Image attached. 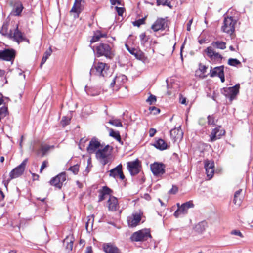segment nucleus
<instances>
[{
	"label": "nucleus",
	"instance_id": "1",
	"mask_svg": "<svg viewBox=\"0 0 253 253\" xmlns=\"http://www.w3.org/2000/svg\"><path fill=\"white\" fill-rule=\"evenodd\" d=\"M112 147L107 145L98 150L95 153V157L103 165H105L111 161Z\"/></svg>",
	"mask_w": 253,
	"mask_h": 253
},
{
	"label": "nucleus",
	"instance_id": "2",
	"mask_svg": "<svg viewBox=\"0 0 253 253\" xmlns=\"http://www.w3.org/2000/svg\"><path fill=\"white\" fill-rule=\"evenodd\" d=\"M109 68L110 66L107 64L99 62L92 66L90 74L100 77H106L109 75Z\"/></svg>",
	"mask_w": 253,
	"mask_h": 253
},
{
	"label": "nucleus",
	"instance_id": "3",
	"mask_svg": "<svg viewBox=\"0 0 253 253\" xmlns=\"http://www.w3.org/2000/svg\"><path fill=\"white\" fill-rule=\"evenodd\" d=\"M96 53L97 57L104 56L109 59H112L114 56L113 51L111 46L105 43H100L96 46Z\"/></svg>",
	"mask_w": 253,
	"mask_h": 253
},
{
	"label": "nucleus",
	"instance_id": "4",
	"mask_svg": "<svg viewBox=\"0 0 253 253\" xmlns=\"http://www.w3.org/2000/svg\"><path fill=\"white\" fill-rule=\"evenodd\" d=\"M27 162L28 159H25L19 165L13 169L9 173V178L7 180L6 182H5L4 185L5 186H6V185L8 184L11 180L18 178L23 174L25 170Z\"/></svg>",
	"mask_w": 253,
	"mask_h": 253
},
{
	"label": "nucleus",
	"instance_id": "5",
	"mask_svg": "<svg viewBox=\"0 0 253 253\" xmlns=\"http://www.w3.org/2000/svg\"><path fill=\"white\" fill-rule=\"evenodd\" d=\"M149 238H151L150 230L144 229L133 233L130 239L133 242H141L146 241Z\"/></svg>",
	"mask_w": 253,
	"mask_h": 253
},
{
	"label": "nucleus",
	"instance_id": "6",
	"mask_svg": "<svg viewBox=\"0 0 253 253\" xmlns=\"http://www.w3.org/2000/svg\"><path fill=\"white\" fill-rule=\"evenodd\" d=\"M236 20L232 17H225L223 21V24L221 27L223 32L232 35L235 31V25Z\"/></svg>",
	"mask_w": 253,
	"mask_h": 253
},
{
	"label": "nucleus",
	"instance_id": "7",
	"mask_svg": "<svg viewBox=\"0 0 253 253\" xmlns=\"http://www.w3.org/2000/svg\"><path fill=\"white\" fill-rule=\"evenodd\" d=\"M240 84H237L233 87H224L222 90V93L228 98L230 101L235 99L239 93Z\"/></svg>",
	"mask_w": 253,
	"mask_h": 253
},
{
	"label": "nucleus",
	"instance_id": "8",
	"mask_svg": "<svg viewBox=\"0 0 253 253\" xmlns=\"http://www.w3.org/2000/svg\"><path fill=\"white\" fill-rule=\"evenodd\" d=\"M127 80V77L125 75L118 74L110 83V87L113 90L117 91L126 82Z\"/></svg>",
	"mask_w": 253,
	"mask_h": 253
},
{
	"label": "nucleus",
	"instance_id": "9",
	"mask_svg": "<svg viewBox=\"0 0 253 253\" xmlns=\"http://www.w3.org/2000/svg\"><path fill=\"white\" fill-rule=\"evenodd\" d=\"M165 165L162 163L155 162L150 165L152 173L157 177L161 176L165 173Z\"/></svg>",
	"mask_w": 253,
	"mask_h": 253
},
{
	"label": "nucleus",
	"instance_id": "10",
	"mask_svg": "<svg viewBox=\"0 0 253 253\" xmlns=\"http://www.w3.org/2000/svg\"><path fill=\"white\" fill-rule=\"evenodd\" d=\"M16 56V51L13 49H5L0 50V59L10 61L12 63Z\"/></svg>",
	"mask_w": 253,
	"mask_h": 253
},
{
	"label": "nucleus",
	"instance_id": "11",
	"mask_svg": "<svg viewBox=\"0 0 253 253\" xmlns=\"http://www.w3.org/2000/svg\"><path fill=\"white\" fill-rule=\"evenodd\" d=\"M194 206L192 201H189L186 202L181 205L180 207L177 209L174 212L173 215L176 218H178L181 216L184 215L187 213L188 210L189 208H193Z\"/></svg>",
	"mask_w": 253,
	"mask_h": 253
},
{
	"label": "nucleus",
	"instance_id": "12",
	"mask_svg": "<svg viewBox=\"0 0 253 253\" xmlns=\"http://www.w3.org/2000/svg\"><path fill=\"white\" fill-rule=\"evenodd\" d=\"M84 0H75L74 5L70 11V13L73 15L74 18H78L80 14L84 9Z\"/></svg>",
	"mask_w": 253,
	"mask_h": 253
},
{
	"label": "nucleus",
	"instance_id": "13",
	"mask_svg": "<svg viewBox=\"0 0 253 253\" xmlns=\"http://www.w3.org/2000/svg\"><path fill=\"white\" fill-rule=\"evenodd\" d=\"M102 147L100 141L96 137H93L90 140L89 145L86 148V150L89 154L95 153Z\"/></svg>",
	"mask_w": 253,
	"mask_h": 253
},
{
	"label": "nucleus",
	"instance_id": "14",
	"mask_svg": "<svg viewBox=\"0 0 253 253\" xmlns=\"http://www.w3.org/2000/svg\"><path fill=\"white\" fill-rule=\"evenodd\" d=\"M8 37L13 39L14 41L18 43H20L25 40V38L23 36V33L18 29V25L17 24L13 32L10 30L8 34Z\"/></svg>",
	"mask_w": 253,
	"mask_h": 253
},
{
	"label": "nucleus",
	"instance_id": "15",
	"mask_svg": "<svg viewBox=\"0 0 253 253\" xmlns=\"http://www.w3.org/2000/svg\"><path fill=\"white\" fill-rule=\"evenodd\" d=\"M168 27V20L166 18H159L152 25L151 29L154 32L164 30Z\"/></svg>",
	"mask_w": 253,
	"mask_h": 253
},
{
	"label": "nucleus",
	"instance_id": "16",
	"mask_svg": "<svg viewBox=\"0 0 253 253\" xmlns=\"http://www.w3.org/2000/svg\"><path fill=\"white\" fill-rule=\"evenodd\" d=\"M225 133V131L221 126L212 129L210 135V141L214 142L220 139Z\"/></svg>",
	"mask_w": 253,
	"mask_h": 253
},
{
	"label": "nucleus",
	"instance_id": "17",
	"mask_svg": "<svg viewBox=\"0 0 253 253\" xmlns=\"http://www.w3.org/2000/svg\"><path fill=\"white\" fill-rule=\"evenodd\" d=\"M140 162L138 160L128 162L127 163V168L131 175H135L140 171Z\"/></svg>",
	"mask_w": 253,
	"mask_h": 253
},
{
	"label": "nucleus",
	"instance_id": "18",
	"mask_svg": "<svg viewBox=\"0 0 253 253\" xmlns=\"http://www.w3.org/2000/svg\"><path fill=\"white\" fill-rule=\"evenodd\" d=\"M66 180V175L65 172H62L56 176L52 178L50 181L51 185L60 189L63 183Z\"/></svg>",
	"mask_w": 253,
	"mask_h": 253
},
{
	"label": "nucleus",
	"instance_id": "19",
	"mask_svg": "<svg viewBox=\"0 0 253 253\" xmlns=\"http://www.w3.org/2000/svg\"><path fill=\"white\" fill-rule=\"evenodd\" d=\"M210 76L211 77H214L217 76L220 78L222 83L224 82V66H220L216 67L213 69H211Z\"/></svg>",
	"mask_w": 253,
	"mask_h": 253
},
{
	"label": "nucleus",
	"instance_id": "20",
	"mask_svg": "<svg viewBox=\"0 0 253 253\" xmlns=\"http://www.w3.org/2000/svg\"><path fill=\"white\" fill-rule=\"evenodd\" d=\"M204 167L207 176L209 179H211L214 173V163L213 161L206 160L205 161Z\"/></svg>",
	"mask_w": 253,
	"mask_h": 253
},
{
	"label": "nucleus",
	"instance_id": "21",
	"mask_svg": "<svg viewBox=\"0 0 253 253\" xmlns=\"http://www.w3.org/2000/svg\"><path fill=\"white\" fill-rule=\"evenodd\" d=\"M204 52L211 60L218 61L222 59V56L218 53L216 52L211 45L205 49Z\"/></svg>",
	"mask_w": 253,
	"mask_h": 253
},
{
	"label": "nucleus",
	"instance_id": "22",
	"mask_svg": "<svg viewBox=\"0 0 253 253\" xmlns=\"http://www.w3.org/2000/svg\"><path fill=\"white\" fill-rule=\"evenodd\" d=\"M141 219V215L139 213H133L127 217L128 226L134 227L138 225Z\"/></svg>",
	"mask_w": 253,
	"mask_h": 253
},
{
	"label": "nucleus",
	"instance_id": "23",
	"mask_svg": "<svg viewBox=\"0 0 253 253\" xmlns=\"http://www.w3.org/2000/svg\"><path fill=\"white\" fill-rule=\"evenodd\" d=\"M108 208L109 211H115L119 208L118 201L117 198L110 196L107 201Z\"/></svg>",
	"mask_w": 253,
	"mask_h": 253
},
{
	"label": "nucleus",
	"instance_id": "24",
	"mask_svg": "<svg viewBox=\"0 0 253 253\" xmlns=\"http://www.w3.org/2000/svg\"><path fill=\"white\" fill-rule=\"evenodd\" d=\"M170 135L171 137L174 139V141L182 139L183 133L181 129V126H179L177 128L171 129L170 131Z\"/></svg>",
	"mask_w": 253,
	"mask_h": 253
},
{
	"label": "nucleus",
	"instance_id": "25",
	"mask_svg": "<svg viewBox=\"0 0 253 253\" xmlns=\"http://www.w3.org/2000/svg\"><path fill=\"white\" fill-rule=\"evenodd\" d=\"M103 248L106 253H120L119 249L111 243L104 244Z\"/></svg>",
	"mask_w": 253,
	"mask_h": 253
},
{
	"label": "nucleus",
	"instance_id": "26",
	"mask_svg": "<svg viewBox=\"0 0 253 253\" xmlns=\"http://www.w3.org/2000/svg\"><path fill=\"white\" fill-rule=\"evenodd\" d=\"M112 192V190L107 186H103L102 189L99 190V195L98 201L101 202L106 198V196L110 195Z\"/></svg>",
	"mask_w": 253,
	"mask_h": 253
},
{
	"label": "nucleus",
	"instance_id": "27",
	"mask_svg": "<svg viewBox=\"0 0 253 253\" xmlns=\"http://www.w3.org/2000/svg\"><path fill=\"white\" fill-rule=\"evenodd\" d=\"M155 148L160 150L163 151L168 148L167 143L162 139L159 138L156 140L153 144Z\"/></svg>",
	"mask_w": 253,
	"mask_h": 253
},
{
	"label": "nucleus",
	"instance_id": "28",
	"mask_svg": "<svg viewBox=\"0 0 253 253\" xmlns=\"http://www.w3.org/2000/svg\"><path fill=\"white\" fill-rule=\"evenodd\" d=\"M207 227V222L205 221H202L195 225L194 230L197 233L201 234L205 231Z\"/></svg>",
	"mask_w": 253,
	"mask_h": 253
},
{
	"label": "nucleus",
	"instance_id": "29",
	"mask_svg": "<svg viewBox=\"0 0 253 253\" xmlns=\"http://www.w3.org/2000/svg\"><path fill=\"white\" fill-rule=\"evenodd\" d=\"M23 9V6L21 2H16L12 13L14 16H20Z\"/></svg>",
	"mask_w": 253,
	"mask_h": 253
},
{
	"label": "nucleus",
	"instance_id": "30",
	"mask_svg": "<svg viewBox=\"0 0 253 253\" xmlns=\"http://www.w3.org/2000/svg\"><path fill=\"white\" fill-rule=\"evenodd\" d=\"M242 189H239L236 191L234 194L233 202L236 205L240 206L243 199V196L241 195Z\"/></svg>",
	"mask_w": 253,
	"mask_h": 253
},
{
	"label": "nucleus",
	"instance_id": "31",
	"mask_svg": "<svg viewBox=\"0 0 253 253\" xmlns=\"http://www.w3.org/2000/svg\"><path fill=\"white\" fill-rule=\"evenodd\" d=\"M106 37H107V34L106 33H102L100 31H97L94 33L93 36L90 40V42L93 43L98 41L101 38Z\"/></svg>",
	"mask_w": 253,
	"mask_h": 253
},
{
	"label": "nucleus",
	"instance_id": "32",
	"mask_svg": "<svg viewBox=\"0 0 253 253\" xmlns=\"http://www.w3.org/2000/svg\"><path fill=\"white\" fill-rule=\"evenodd\" d=\"M122 169V166L120 164L118 165L116 167L112 169L109 171V175L111 177L116 178L118 176V174Z\"/></svg>",
	"mask_w": 253,
	"mask_h": 253
},
{
	"label": "nucleus",
	"instance_id": "33",
	"mask_svg": "<svg viewBox=\"0 0 253 253\" xmlns=\"http://www.w3.org/2000/svg\"><path fill=\"white\" fill-rule=\"evenodd\" d=\"M72 239V236H68L64 240V244H66V249L68 252L72 251L73 249V240Z\"/></svg>",
	"mask_w": 253,
	"mask_h": 253
},
{
	"label": "nucleus",
	"instance_id": "34",
	"mask_svg": "<svg viewBox=\"0 0 253 253\" xmlns=\"http://www.w3.org/2000/svg\"><path fill=\"white\" fill-rule=\"evenodd\" d=\"M106 128L109 131V135L117 140L119 143L123 144V141L121 140L119 132L118 131H115L113 129L109 128L107 126H106Z\"/></svg>",
	"mask_w": 253,
	"mask_h": 253
},
{
	"label": "nucleus",
	"instance_id": "35",
	"mask_svg": "<svg viewBox=\"0 0 253 253\" xmlns=\"http://www.w3.org/2000/svg\"><path fill=\"white\" fill-rule=\"evenodd\" d=\"M211 45L214 48H217L220 49H225L226 47V43L223 41H217L216 42H213L211 43Z\"/></svg>",
	"mask_w": 253,
	"mask_h": 253
},
{
	"label": "nucleus",
	"instance_id": "36",
	"mask_svg": "<svg viewBox=\"0 0 253 253\" xmlns=\"http://www.w3.org/2000/svg\"><path fill=\"white\" fill-rule=\"evenodd\" d=\"M52 52V50L51 47H50L48 50H47L45 52L44 55L43 56L42 58V61H41V65H40L41 67H42V65L45 63L47 59L51 55Z\"/></svg>",
	"mask_w": 253,
	"mask_h": 253
},
{
	"label": "nucleus",
	"instance_id": "37",
	"mask_svg": "<svg viewBox=\"0 0 253 253\" xmlns=\"http://www.w3.org/2000/svg\"><path fill=\"white\" fill-rule=\"evenodd\" d=\"M51 148H54V146H49L48 145H41L38 153H39L40 151L42 152V156H44L46 153L50 150Z\"/></svg>",
	"mask_w": 253,
	"mask_h": 253
},
{
	"label": "nucleus",
	"instance_id": "38",
	"mask_svg": "<svg viewBox=\"0 0 253 253\" xmlns=\"http://www.w3.org/2000/svg\"><path fill=\"white\" fill-rule=\"evenodd\" d=\"M110 124L115 126H122V124L120 120L117 119H112L109 120L108 122Z\"/></svg>",
	"mask_w": 253,
	"mask_h": 253
},
{
	"label": "nucleus",
	"instance_id": "39",
	"mask_svg": "<svg viewBox=\"0 0 253 253\" xmlns=\"http://www.w3.org/2000/svg\"><path fill=\"white\" fill-rule=\"evenodd\" d=\"M8 24L7 22H4L3 24L2 28L0 30V33H1L3 35H7L8 36Z\"/></svg>",
	"mask_w": 253,
	"mask_h": 253
},
{
	"label": "nucleus",
	"instance_id": "40",
	"mask_svg": "<svg viewBox=\"0 0 253 253\" xmlns=\"http://www.w3.org/2000/svg\"><path fill=\"white\" fill-rule=\"evenodd\" d=\"M228 64L230 66H237L241 64V62L237 59L230 58L228 59Z\"/></svg>",
	"mask_w": 253,
	"mask_h": 253
},
{
	"label": "nucleus",
	"instance_id": "41",
	"mask_svg": "<svg viewBox=\"0 0 253 253\" xmlns=\"http://www.w3.org/2000/svg\"><path fill=\"white\" fill-rule=\"evenodd\" d=\"M134 56L139 60H143L145 58L144 53L140 50H137Z\"/></svg>",
	"mask_w": 253,
	"mask_h": 253
},
{
	"label": "nucleus",
	"instance_id": "42",
	"mask_svg": "<svg viewBox=\"0 0 253 253\" xmlns=\"http://www.w3.org/2000/svg\"><path fill=\"white\" fill-rule=\"evenodd\" d=\"M157 101L156 96L151 94L146 100V102L150 105L154 104Z\"/></svg>",
	"mask_w": 253,
	"mask_h": 253
},
{
	"label": "nucleus",
	"instance_id": "43",
	"mask_svg": "<svg viewBox=\"0 0 253 253\" xmlns=\"http://www.w3.org/2000/svg\"><path fill=\"white\" fill-rule=\"evenodd\" d=\"M68 170L72 171L74 174H77L79 170V165L78 164H76L71 166L69 168Z\"/></svg>",
	"mask_w": 253,
	"mask_h": 253
},
{
	"label": "nucleus",
	"instance_id": "44",
	"mask_svg": "<svg viewBox=\"0 0 253 253\" xmlns=\"http://www.w3.org/2000/svg\"><path fill=\"white\" fill-rule=\"evenodd\" d=\"M8 114V110L7 107H2L0 108V116L1 117H5Z\"/></svg>",
	"mask_w": 253,
	"mask_h": 253
},
{
	"label": "nucleus",
	"instance_id": "45",
	"mask_svg": "<svg viewBox=\"0 0 253 253\" xmlns=\"http://www.w3.org/2000/svg\"><path fill=\"white\" fill-rule=\"evenodd\" d=\"M145 19L146 17L136 20L135 21L133 22V25L134 26L139 27L140 25L144 24Z\"/></svg>",
	"mask_w": 253,
	"mask_h": 253
},
{
	"label": "nucleus",
	"instance_id": "46",
	"mask_svg": "<svg viewBox=\"0 0 253 253\" xmlns=\"http://www.w3.org/2000/svg\"><path fill=\"white\" fill-rule=\"evenodd\" d=\"M88 221L85 224V227L87 230H88V227L89 225L91 226V227H92L93 222V216L92 215L91 217L88 216Z\"/></svg>",
	"mask_w": 253,
	"mask_h": 253
},
{
	"label": "nucleus",
	"instance_id": "47",
	"mask_svg": "<svg viewBox=\"0 0 253 253\" xmlns=\"http://www.w3.org/2000/svg\"><path fill=\"white\" fill-rule=\"evenodd\" d=\"M126 46V48L127 49V50H128V51L132 55H135L136 51H137V49H135L134 48H132V47H130L127 44H126L125 45Z\"/></svg>",
	"mask_w": 253,
	"mask_h": 253
},
{
	"label": "nucleus",
	"instance_id": "48",
	"mask_svg": "<svg viewBox=\"0 0 253 253\" xmlns=\"http://www.w3.org/2000/svg\"><path fill=\"white\" fill-rule=\"evenodd\" d=\"M157 5H167L170 7L169 4L168 3V0H156Z\"/></svg>",
	"mask_w": 253,
	"mask_h": 253
},
{
	"label": "nucleus",
	"instance_id": "49",
	"mask_svg": "<svg viewBox=\"0 0 253 253\" xmlns=\"http://www.w3.org/2000/svg\"><path fill=\"white\" fill-rule=\"evenodd\" d=\"M140 39L141 40V43L142 44L144 45L146 41H147L146 39V34L145 33H141L140 36Z\"/></svg>",
	"mask_w": 253,
	"mask_h": 253
},
{
	"label": "nucleus",
	"instance_id": "50",
	"mask_svg": "<svg viewBox=\"0 0 253 253\" xmlns=\"http://www.w3.org/2000/svg\"><path fill=\"white\" fill-rule=\"evenodd\" d=\"M70 119H68L67 117L64 116L63 117L62 120H61V123L63 126H66L68 124H69L70 122Z\"/></svg>",
	"mask_w": 253,
	"mask_h": 253
},
{
	"label": "nucleus",
	"instance_id": "51",
	"mask_svg": "<svg viewBox=\"0 0 253 253\" xmlns=\"http://www.w3.org/2000/svg\"><path fill=\"white\" fill-rule=\"evenodd\" d=\"M231 234L232 235H236V236H239V237H240L241 238L243 237V235L242 233L239 230H232L231 232Z\"/></svg>",
	"mask_w": 253,
	"mask_h": 253
},
{
	"label": "nucleus",
	"instance_id": "52",
	"mask_svg": "<svg viewBox=\"0 0 253 253\" xmlns=\"http://www.w3.org/2000/svg\"><path fill=\"white\" fill-rule=\"evenodd\" d=\"M178 187L175 185H172V187L171 189L169 191V193L175 194H176L178 191Z\"/></svg>",
	"mask_w": 253,
	"mask_h": 253
},
{
	"label": "nucleus",
	"instance_id": "53",
	"mask_svg": "<svg viewBox=\"0 0 253 253\" xmlns=\"http://www.w3.org/2000/svg\"><path fill=\"white\" fill-rule=\"evenodd\" d=\"M207 68V67L205 65L201 64L199 65V69L203 74L206 73Z\"/></svg>",
	"mask_w": 253,
	"mask_h": 253
},
{
	"label": "nucleus",
	"instance_id": "54",
	"mask_svg": "<svg viewBox=\"0 0 253 253\" xmlns=\"http://www.w3.org/2000/svg\"><path fill=\"white\" fill-rule=\"evenodd\" d=\"M115 9L118 13V14L119 16H122L123 13H124V9L123 8L118 7H116Z\"/></svg>",
	"mask_w": 253,
	"mask_h": 253
},
{
	"label": "nucleus",
	"instance_id": "55",
	"mask_svg": "<svg viewBox=\"0 0 253 253\" xmlns=\"http://www.w3.org/2000/svg\"><path fill=\"white\" fill-rule=\"evenodd\" d=\"M48 162L47 161H44L41 167L40 172V173L42 172V171L43 170L44 168H45L47 166Z\"/></svg>",
	"mask_w": 253,
	"mask_h": 253
},
{
	"label": "nucleus",
	"instance_id": "56",
	"mask_svg": "<svg viewBox=\"0 0 253 253\" xmlns=\"http://www.w3.org/2000/svg\"><path fill=\"white\" fill-rule=\"evenodd\" d=\"M208 124L210 125H213L214 123V118L212 116H209L208 117Z\"/></svg>",
	"mask_w": 253,
	"mask_h": 253
},
{
	"label": "nucleus",
	"instance_id": "57",
	"mask_svg": "<svg viewBox=\"0 0 253 253\" xmlns=\"http://www.w3.org/2000/svg\"><path fill=\"white\" fill-rule=\"evenodd\" d=\"M149 132L150 137H153L156 133V130L154 128H150Z\"/></svg>",
	"mask_w": 253,
	"mask_h": 253
},
{
	"label": "nucleus",
	"instance_id": "58",
	"mask_svg": "<svg viewBox=\"0 0 253 253\" xmlns=\"http://www.w3.org/2000/svg\"><path fill=\"white\" fill-rule=\"evenodd\" d=\"M149 110L151 111H156V112H154V114H157V113H158L160 112V110L155 107H150L149 108Z\"/></svg>",
	"mask_w": 253,
	"mask_h": 253
},
{
	"label": "nucleus",
	"instance_id": "59",
	"mask_svg": "<svg viewBox=\"0 0 253 253\" xmlns=\"http://www.w3.org/2000/svg\"><path fill=\"white\" fill-rule=\"evenodd\" d=\"M193 19H190L187 24V30L190 31L191 30V25L192 23Z\"/></svg>",
	"mask_w": 253,
	"mask_h": 253
},
{
	"label": "nucleus",
	"instance_id": "60",
	"mask_svg": "<svg viewBox=\"0 0 253 253\" xmlns=\"http://www.w3.org/2000/svg\"><path fill=\"white\" fill-rule=\"evenodd\" d=\"M110 3L112 5H115L116 4L120 5L121 4L120 0H110Z\"/></svg>",
	"mask_w": 253,
	"mask_h": 253
},
{
	"label": "nucleus",
	"instance_id": "61",
	"mask_svg": "<svg viewBox=\"0 0 253 253\" xmlns=\"http://www.w3.org/2000/svg\"><path fill=\"white\" fill-rule=\"evenodd\" d=\"M118 176H119V178L121 179V180H124L125 178V175H124L123 174V171H122V169L121 170V171L120 172V173H119L118 174Z\"/></svg>",
	"mask_w": 253,
	"mask_h": 253
},
{
	"label": "nucleus",
	"instance_id": "62",
	"mask_svg": "<svg viewBox=\"0 0 253 253\" xmlns=\"http://www.w3.org/2000/svg\"><path fill=\"white\" fill-rule=\"evenodd\" d=\"M84 253H93L91 247H87L86 248V252Z\"/></svg>",
	"mask_w": 253,
	"mask_h": 253
},
{
	"label": "nucleus",
	"instance_id": "63",
	"mask_svg": "<svg viewBox=\"0 0 253 253\" xmlns=\"http://www.w3.org/2000/svg\"><path fill=\"white\" fill-rule=\"evenodd\" d=\"M32 176L34 180H37L39 178V175L35 173H32Z\"/></svg>",
	"mask_w": 253,
	"mask_h": 253
},
{
	"label": "nucleus",
	"instance_id": "64",
	"mask_svg": "<svg viewBox=\"0 0 253 253\" xmlns=\"http://www.w3.org/2000/svg\"><path fill=\"white\" fill-rule=\"evenodd\" d=\"M5 74V71L3 70L0 69V77H3Z\"/></svg>",
	"mask_w": 253,
	"mask_h": 253
}]
</instances>
